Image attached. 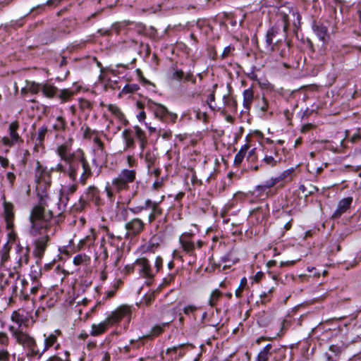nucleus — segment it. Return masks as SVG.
Here are the masks:
<instances>
[{"mask_svg": "<svg viewBox=\"0 0 361 361\" xmlns=\"http://www.w3.org/2000/svg\"><path fill=\"white\" fill-rule=\"evenodd\" d=\"M183 79L185 80V81H190L193 84H195V82H196L195 76L190 72L185 73V76L183 77Z\"/></svg>", "mask_w": 361, "mask_h": 361, "instance_id": "nucleus-57", "label": "nucleus"}, {"mask_svg": "<svg viewBox=\"0 0 361 361\" xmlns=\"http://www.w3.org/2000/svg\"><path fill=\"white\" fill-rule=\"evenodd\" d=\"M271 292H272V288L269 289L267 292H264V293H261L260 298H261L262 302L263 303L267 302V301L269 300V298H268V295L269 294H271Z\"/></svg>", "mask_w": 361, "mask_h": 361, "instance_id": "nucleus-62", "label": "nucleus"}, {"mask_svg": "<svg viewBox=\"0 0 361 361\" xmlns=\"http://www.w3.org/2000/svg\"><path fill=\"white\" fill-rule=\"evenodd\" d=\"M278 183L279 181L277 180L276 178H271L269 180L264 181L262 184L264 185V188L269 190Z\"/></svg>", "mask_w": 361, "mask_h": 361, "instance_id": "nucleus-49", "label": "nucleus"}, {"mask_svg": "<svg viewBox=\"0 0 361 361\" xmlns=\"http://www.w3.org/2000/svg\"><path fill=\"white\" fill-rule=\"evenodd\" d=\"M136 178V171L135 170L123 169L117 177L114 178L111 185L114 190L120 192L122 190H126L129 188V184L134 182Z\"/></svg>", "mask_w": 361, "mask_h": 361, "instance_id": "nucleus-5", "label": "nucleus"}, {"mask_svg": "<svg viewBox=\"0 0 361 361\" xmlns=\"http://www.w3.org/2000/svg\"><path fill=\"white\" fill-rule=\"evenodd\" d=\"M122 135L125 140L126 148H135V142L132 136L131 130L129 129L124 130L122 133Z\"/></svg>", "mask_w": 361, "mask_h": 361, "instance_id": "nucleus-26", "label": "nucleus"}, {"mask_svg": "<svg viewBox=\"0 0 361 361\" xmlns=\"http://www.w3.org/2000/svg\"><path fill=\"white\" fill-rule=\"evenodd\" d=\"M48 132V128L45 126H41L37 133L36 137V145H41L44 141L45 136Z\"/></svg>", "mask_w": 361, "mask_h": 361, "instance_id": "nucleus-30", "label": "nucleus"}, {"mask_svg": "<svg viewBox=\"0 0 361 361\" xmlns=\"http://www.w3.org/2000/svg\"><path fill=\"white\" fill-rule=\"evenodd\" d=\"M74 91L69 89H63L58 92L57 97L62 102H68L73 95Z\"/></svg>", "mask_w": 361, "mask_h": 361, "instance_id": "nucleus-29", "label": "nucleus"}, {"mask_svg": "<svg viewBox=\"0 0 361 361\" xmlns=\"http://www.w3.org/2000/svg\"><path fill=\"white\" fill-rule=\"evenodd\" d=\"M69 201V195H65V193L59 191V208L61 209V207H63V209H64Z\"/></svg>", "mask_w": 361, "mask_h": 361, "instance_id": "nucleus-36", "label": "nucleus"}, {"mask_svg": "<svg viewBox=\"0 0 361 361\" xmlns=\"http://www.w3.org/2000/svg\"><path fill=\"white\" fill-rule=\"evenodd\" d=\"M41 91L42 92L44 96L48 98H53L56 96L57 97L59 90L54 85L44 83L42 84Z\"/></svg>", "mask_w": 361, "mask_h": 361, "instance_id": "nucleus-21", "label": "nucleus"}, {"mask_svg": "<svg viewBox=\"0 0 361 361\" xmlns=\"http://www.w3.org/2000/svg\"><path fill=\"white\" fill-rule=\"evenodd\" d=\"M154 300V293H149L148 295H145L143 298L144 302L146 304V305H149L152 301Z\"/></svg>", "mask_w": 361, "mask_h": 361, "instance_id": "nucleus-59", "label": "nucleus"}, {"mask_svg": "<svg viewBox=\"0 0 361 361\" xmlns=\"http://www.w3.org/2000/svg\"><path fill=\"white\" fill-rule=\"evenodd\" d=\"M329 350L335 354V355H338L342 351V348L337 345H331L329 347Z\"/></svg>", "mask_w": 361, "mask_h": 361, "instance_id": "nucleus-58", "label": "nucleus"}, {"mask_svg": "<svg viewBox=\"0 0 361 361\" xmlns=\"http://www.w3.org/2000/svg\"><path fill=\"white\" fill-rule=\"evenodd\" d=\"M235 262L236 260L232 257V255L228 254L221 258L219 268L222 267L223 269H229Z\"/></svg>", "mask_w": 361, "mask_h": 361, "instance_id": "nucleus-28", "label": "nucleus"}, {"mask_svg": "<svg viewBox=\"0 0 361 361\" xmlns=\"http://www.w3.org/2000/svg\"><path fill=\"white\" fill-rule=\"evenodd\" d=\"M160 245V239L158 236H152L149 242L142 247V250L144 252L153 253Z\"/></svg>", "mask_w": 361, "mask_h": 361, "instance_id": "nucleus-17", "label": "nucleus"}, {"mask_svg": "<svg viewBox=\"0 0 361 361\" xmlns=\"http://www.w3.org/2000/svg\"><path fill=\"white\" fill-rule=\"evenodd\" d=\"M135 135L137 139L140 142V146L142 148H144L145 144L146 142L145 136L144 131L138 126H135Z\"/></svg>", "mask_w": 361, "mask_h": 361, "instance_id": "nucleus-35", "label": "nucleus"}, {"mask_svg": "<svg viewBox=\"0 0 361 361\" xmlns=\"http://www.w3.org/2000/svg\"><path fill=\"white\" fill-rule=\"evenodd\" d=\"M108 109L109 111H111L113 114L118 116V118H121L123 116V114L121 111L120 109L114 104L108 105Z\"/></svg>", "mask_w": 361, "mask_h": 361, "instance_id": "nucleus-44", "label": "nucleus"}, {"mask_svg": "<svg viewBox=\"0 0 361 361\" xmlns=\"http://www.w3.org/2000/svg\"><path fill=\"white\" fill-rule=\"evenodd\" d=\"M143 210H150V213L148 216L149 224H152L163 212L159 206V202L152 201L150 199H147L142 205L129 208V211L133 214H138Z\"/></svg>", "mask_w": 361, "mask_h": 361, "instance_id": "nucleus-6", "label": "nucleus"}, {"mask_svg": "<svg viewBox=\"0 0 361 361\" xmlns=\"http://www.w3.org/2000/svg\"><path fill=\"white\" fill-rule=\"evenodd\" d=\"M53 213L49 210L47 213L40 207H34L30 220L31 223L30 234L37 237L35 240L34 252L41 257L47 249L48 242L51 235L56 231V226L52 221Z\"/></svg>", "mask_w": 361, "mask_h": 361, "instance_id": "nucleus-2", "label": "nucleus"}, {"mask_svg": "<svg viewBox=\"0 0 361 361\" xmlns=\"http://www.w3.org/2000/svg\"><path fill=\"white\" fill-rule=\"evenodd\" d=\"M26 85L30 93L33 94H37L42 90V84L33 81H26Z\"/></svg>", "mask_w": 361, "mask_h": 361, "instance_id": "nucleus-32", "label": "nucleus"}, {"mask_svg": "<svg viewBox=\"0 0 361 361\" xmlns=\"http://www.w3.org/2000/svg\"><path fill=\"white\" fill-rule=\"evenodd\" d=\"M245 157V154H243L242 152H238L234 158V164L235 165H239L242 163L244 157Z\"/></svg>", "mask_w": 361, "mask_h": 361, "instance_id": "nucleus-55", "label": "nucleus"}, {"mask_svg": "<svg viewBox=\"0 0 361 361\" xmlns=\"http://www.w3.org/2000/svg\"><path fill=\"white\" fill-rule=\"evenodd\" d=\"M221 295V293L218 290L215 289L212 291L211 293L209 300V304L210 306L213 307L215 305L216 301L219 299V298Z\"/></svg>", "mask_w": 361, "mask_h": 361, "instance_id": "nucleus-38", "label": "nucleus"}, {"mask_svg": "<svg viewBox=\"0 0 361 361\" xmlns=\"http://www.w3.org/2000/svg\"><path fill=\"white\" fill-rule=\"evenodd\" d=\"M73 183L69 184L68 185H63L60 190L61 192L65 193V195H71L75 192L78 189V183H79V179H76V181H72Z\"/></svg>", "mask_w": 361, "mask_h": 361, "instance_id": "nucleus-27", "label": "nucleus"}, {"mask_svg": "<svg viewBox=\"0 0 361 361\" xmlns=\"http://www.w3.org/2000/svg\"><path fill=\"white\" fill-rule=\"evenodd\" d=\"M13 336L18 343L23 345V348L27 349V356L31 357H37L39 359L42 355L48 350L56 341V336L51 334L48 336L44 334V346L40 349L32 336L21 331H16L13 333Z\"/></svg>", "mask_w": 361, "mask_h": 361, "instance_id": "nucleus-3", "label": "nucleus"}, {"mask_svg": "<svg viewBox=\"0 0 361 361\" xmlns=\"http://www.w3.org/2000/svg\"><path fill=\"white\" fill-rule=\"evenodd\" d=\"M56 153L65 161L68 167H65L61 164H58L55 167L50 169L51 172L56 171L63 173L71 181H76L78 173L81 171L79 183L85 185L87 179L92 177L93 173L83 150L78 149L72 152L71 145L66 142L58 146Z\"/></svg>", "mask_w": 361, "mask_h": 361, "instance_id": "nucleus-1", "label": "nucleus"}, {"mask_svg": "<svg viewBox=\"0 0 361 361\" xmlns=\"http://www.w3.org/2000/svg\"><path fill=\"white\" fill-rule=\"evenodd\" d=\"M257 156H254L252 157V158L250 159V161H248L250 164V166H249V169L252 171H258L259 166L258 165H252V164L254 163L256 160H257Z\"/></svg>", "mask_w": 361, "mask_h": 361, "instance_id": "nucleus-60", "label": "nucleus"}, {"mask_svg": "<svg viewBox=\"0 0 361 361\" xmlns=\"http://www.w3.org/2000/svg\"><path fill=\"white\" fill-rule=\"evenodd\" d=\"M10 354L7 348H1L0 346V361H8Z\"/></svg>", "mask_w": 361, "mask_h": 361, "instance_id": "nucleus-46", "label": "nucleus"}, {"mask_svg": "<svg viewBox=\"0 0 361 361\" xmlns=\"http://www.w3.org/2000/svg\"><path fill=\"white\" fill-rule=\"evenodd\" d=\"M145 228V224L140 218H134L125 224L126 238H132L139 235Z\"/></svg>", "mask_w": 361, "mask_h": 361, "instance_id": "nucleus-10", "label": "nucleus"}, {"mask_svg": "<svg viewBox=\"0 0 361 361\" xmlns=\"http://www.w3.org/2000/svg\"><path fill=\"white\" fill-rule=\"evenodd\" d=\"M131 315V308L128 305H121L116 310L111 312L106 318L110 326L118 323L124 318L130 319Z\"/></svg>", "mask_w": 361, "mask_h": 361, "instance_id": "nucleus-11", "label": "nucleus"}, {"mask_svg": "<svg viewBox=\"0 0 361 361\" xmlns=\"http://www.w3.org/2000/svg\"><path fill=\"white\" fill-rule=\"evenodd\" d=\"M51 173L50 169L43 166L39 161H37L35 173L37 184L51 186Z\"/></svg>", "mask_w": 361, "mask_h": 361, "instance_id": "nucleus-9", "label": "nucleus"}, {"mask_svg": "<svg viewBox=\"0 0 361 361\" xmlns=\"http://www.w3.org/2000/svg\"><path fill=\"white\" fill-rule=\"evenodd\" d=\"M88 204V201L82 196L78 203L74 204V208L76 211H82L83 210Z\"/></svg>", "mask_w": 361, "mask_h": 361, "instance_id": "nucleus-39", "label": "nucleus"}, {"mask_svg": "<svg viewBox=\"0 0 361 361\" xmlns=\"http://www.w3.org/2000/svg\"><path fill=\"white\" fill-rule=\"evenodd\" d=\"M90 262V258L86 255L80 254L76 255L73 259L75 265H87Z\"/></svg>", "mask_w": 361, "mask_h": 361, "instance_id": "nucleus-31", "label": "nucleus"}, {"mask_svg": "<svg viewBox=\"0 0 361 361\" xmlns=\"http://www.w3.org/2000/svg\"><path fill=\"white\" fill-rule=\"evenodd\" d=\"M254 192L257 193V196H261V195H264V193H266V195H267V193H268L267 189L264 188L263 184L257 185L255 188Z\"/></svg>", "mask_w": 361, "mask_h": 361, "instance_id": "nucleus-51", "label": "nucleus"}, {"mask_svg": "<svg viewBox=\"0 0 361 361\" xmlns=\"http://www.w3.org/2000/svg\"><path fill=\"white\" fill-rule=\"evenodd\" d=\"M105 190L106 192V195H107V197H109V199L111 200V201H113V199H114V193L116 192L113 187H110L109 185V184L106 186L105 188Z\"/></svg>", "mask_w": 361, "mask_h": 361, "instance_id": "nucleus-56", "label": "nucleus"}, {"mask_svg": "<svg viewBox=\"0 0 361 361\" xmlns=\"http://www.w3.org/2000/svg\"><path fill=\"white\" fill-rule=\"evenodd\" d=\"M9 338L6 334L0 332V346L1 348H7Z\"/></svg>", "mask_w": 361, "mask_h": 361, "instance_id": "nucleus-47", "label": "nucleus"}, {"mask_svg": "<svg viewBox=\"0 0 361 361\" xmlns=\"http://www.w3.org/2000/svg\"><path fill=\"white\" fill-rule=\"evenodd\" d=\"M80 107L82 110L91 109L92 108V103L87 99L82 98L79 100Z\"/></svg>", "mask_w": 361, "mask_h": 361, "instance_id": "nucleus-42", "label": "nucleus"}, {"mask_svg": "<svg viewBox=\"0 0 361 361\" xmlns=\"http://www.w3.org/2000/svg\"><path fill=\"white\" fill-rule=\"evenodd\" d=\"M254 98V93L251 88L245 90L243 92V106L249 109Z\"/></svg>", "mask_w": 361, "mask_h": 361, "instance_id": "nucleus-24", "label": "nucleus"}, {"mask_svg": "<svg viewBox=\"0 0 361 361\" xmlns=\"http://www.w3.org/2000/svg\"><path fill=\"white\" fill-rule=\"evenodd\" d=\"M4 210H5V221L6 224V228L8 230H11V229H12V228L13 226V214L11 211V205L5 204Z\"/></svg>", "mask_w": 361, "mask_h": 361, "instance_id": "nucleus-22", "label": "nucleus"}, {"mask_svg": "<svg viewBox=\"0 0 361 361\" xmlns=\"http://www.w3.org/2000/svg\"><path fill=\"white\" fill-rule=\"evenodd\" d=\"M147 106L152 109L154 111L155 116L163 121H167L168 119H170L174 123L177 118L176 114L170 112L166 106L160 104H157L151 100H148Z\"/></svg>", "mask_w": 361, "mask_h": 361, "instance_id": "nucleus-8", "label": "nucleus"}, {"mask_svg": "<svg viewBox=\"0 0 361 361\" xmlns=\"http://www.w3.org/2000/svg\"><path fill=\"white\" fill-rule=\"evenodd\" d=\"M283 29L285 33L283 39H277L275 42H273L274 39L276 37L279 31V28L276 26L271 27L267 32L265 39L267 48L271 51H277L279 49L280 44H281L283 42H286V32L289 26L288 16L286 14L283 16Z\"/></svg>", "mask_w": 361, "mask_h": 361, "instance_id": "nucleus-4", "label": "nucleus"}, {"mask_svg": "<svg viewBox=\"0 0 361 361\" xmlns=\"http://www.w3.org/2000/svg\"><path fill=\"white\" fill-rule=\"evenodd\" d=\"M185 73L180 69H177L172 73L171 78L174 80L180 81L183 79Z\"/></svg>", "mask_w": 361, "mask_h": 361, "instance_id": "nucleus-43", "label": "nucleus"}, {"mask_svg": "<svg viewBox=\"0 0 361 361\" xmlns=\"http://www.w3.org/2000/svg\"><path fill=\"white\" fill-rule=\"evenodd\" d=\"M233 47H232L231 46H227L224 49V51H223V53L221 54V58L222 59H225L230 54L231 52L233 50Z\"/></svg>", "mask_w": 361, "mask_h": 361, "instance_id": "nucleus-61", "label": "nucleus"}, {"mask_svg": "<svg viewBox=\"0 0 361 361\" xmlns=\"http://www.w3.org/2000/svg\"><path fill=\"white\" fill-rule=\"evenodd\" d=\"M272 348L271 344H267L257 355L256 361H267L271 353L270 352Z\"/></svg>", "mask_w": 361, "mask_h": 361, "instance_id": "nucleus-23", "label": "nucleus"}, {"mask_svg": "<svg viewBox=\"0 0 361 361\" xmlns=\"http://www.w3.org/2000/svg\"><path fill=\"white\" fill-rule=\"evenodd\" d=\"M262 162L272 167L276 166L278 163V161L272 156L268 155L264 156L262 159Z\"/></svg>", "mask_w": 361, "mask_h": 361, "instance_id": "nucleus-45", "label": "nucleus"}, {"mask_svg": "<svg viewBox=\"0 0 361 361\" xmlns=\"http://www.w3.org/2000/svg\"><path fill=\"white\" fill-rule=\"evenodd\" d=\"M192 234L190 233H185L180 235L179 238L180 243L184 251L191 253L195 250V243L192 241L191 238Z\"/></svg>", "mask_w": 361, "mask_h": 361, "instance_id": "nucleus-14", "label": "nucleus"}, {"mask_svg": "<svg viewBox=\"0 0 361 361\" xmlns=\"http://www.w3.org/2000/svg\"><path fill=\"white\" fill-rule=\"evenodd\" d=\"M247 284V279L245 277L242 278L240 280V285H239L238 288L236 289L235 293V296L237 298L241 297L242 292L246 288Z\"/></svg>", "mask_w": 361, "mask_h": 361, "instance_id": "nucleus-40", "label": "nucleus"}, {"mask_svg": "<svg viewBox=\"0 0 361 361\" xmlns=\"http://www.w3.org/2000/svg\"><path fill=\"white\" fill-rule=\"evenodd\" d=\"M134 271H150L151 266L149 260L145 257L137 259L133 265Z\"/></svg>", "mask_w": 361, "mask_h": 361, "instance_id": "nucleus-20", "label": "nucleus"}, {"mask_svg": "<svg viewBox=\"0 0 361 361\" xmlns=\"http://www.w3.org/2000/svg\"><path fill=\"white\" fill-rule=\"evenodd\" d=\"M163 259L161 257H157L155 260L154 267L157 271H159L162 267Z\"/></svg>", "mask_w": 361, "mask_h": 361, "instance_id": "nucleus-64", "label": "nucleus"}, {"mask_svg": "<svg viewBox=\"0 0 361 361\" xmlns=\"http://www.w3.org/2000/svg\"><path fill=\"white\" fill-rule=\"evenodd\" d=\"M14 283L12 286V295L11 296V300L15 296H18V293H20V286L16 280H13Z\"/></svg>", "mask_w": 361, "mask_h": 361, "instance_id": "nucleus-50", "label": "nucleus"}, {"mask_svg": "<svg viewBox=\"0 0 361 361\" xmlns=\"http://www.w3.org/2000/svg\"><path fill=\"white\" fill-rule=\"evenodd\" d=\"M136 106H137V109L141 110L140 114L137 116V118L139 120V121H142L146 118L145 112L143 111V109L146 105L144 103H142V102H137Z\"/></svg>", "mask_w": 361, "mask_h": 361, "instance_id": "nucleus-41", "label": "nucleus"}, {"mask_svg": "<svg viewBox=\"0 0 361 361\" xmlns=\"http://www.w3.org/2000/svg\"><path fill=\"white\" fill-rule=\"evenodd\" d=\"M197 310V307L194 305H188L183 309V312L185 314H189L194 312Z\"/></svg>", "mask_w": 361, "mask_h": 361, "instance_id": "nucleus-63", "label": "nucleus"}, {"mask_svg": "<svg viewBox=\"0 0 361 361\" xmlns=\"http://www.w3.org/2000/svg\"><path fill=\"white\" fill-rule=\"evenodd\" d=\"M46 269H54V271H65L63 269H61L60 264H56V262L54 260L51 263L47 264Z\"/></svg>", "mask_w": 361, "mask_h": 361, "instance_id": "nucleus-53", "label": "nucleus"}, {"mask_svg": "<svg viewBox=\"0 0 361 361\" xmlns=\"http://www.w3.org/2000/svg\"><path fill=\"white\" fill-rule=\"evenodd\" d=\"M66 126V123L63 117L58 116L56 123L53 125V128L56 131L64 130Z\"/></svg>", "mask_w": 361, "mask_h": 361, "instance_id": "nucleus-34", "label": "nucleus"}, {"mask_svg": "<svg viewBox=\"0 0 361 361\" xmlns=\"http://www.w3.org/2000/svg\"><path fill=\"white\" fill-rule=\"evenodd\" d=\"M353 202V197H348L341 200L337 206V209L333 213L331 218L332 219H338L343 214L346 212V211L350 207V205Z\"/></svg>", "mask_w": 361, "mask_h": 361, "instance_id": "nucleus-13", "label": "nucleus"}, {"mask_svg": "<svg viewBox=\"0 0 361 361\" xmlns=\"http://www.w3.org/2000/svg\"><path fill=\"white\" fill-rule=\"evenodd\" d=\"M110 326L106 319L100 322L98 324H92L90 335L92 336H98L104 334Z\"/></svg>", "mask_w": 361, "mask_h": 361, "instance_id": "nucleus-19", "label": "nucleus"}, {"mask_svg": "<svg viewBox=\"0 0 361 361\" xmlns=\"http://www.w3.org/2000/svg\"><path fill=\"white\" fill-rule=\"evenodd\" d=\"M224 100L225 104L230 106L233 111H235L237 110V102L235 99H228L226 96H224Z\"/></svg>", "mask_w": 361, "mask_h": 361, "instance_id": "nucleus-48", "label": "nucleus"}, {"mask_svg": "<svg viewBox=\"0 0 361 361\" xmlns=\"http://www.w3.org/2000/svg\"><path fill=\"white\" fill-rule=\"evenodd\" d=\"M19 128L18 121H13L10 123L8 127V132L10 137H4L1 140L3 145L8 147H12L19 141L22 142L20 135L17 133Z\"/></svg>", "mask_w": 361, "mask_h": 361, "instance_id": "nucleus-12", "label": "nucleus"}, {"mask_svg": "<svg viewBox=\"0 0 361 361\" xmlns=\"http://www.w3.org/2000/svg\"><path fill=\"white\" fill-rule=\"evenodd\" d=\"M216 87H217V85L215 84L213 86V90H212V93L208 96L207 100V103L209 104V108L212 109H214V108L212 106L211 103L214 102V100H215L214 92H215V90H216Z\"/></svg>", "mask_w": 361, "mask_h": 361, "instance_id": "nucleus-52", "label": "nucleus"}, {"mask_svg": "<svg viewBox=\"0 0 361 361\" xmlns=\"http://www.w3.org/2000/svg\"><path fill=\"white\" fill-rule=\"evenodd\" d=\"M11 280H16L20 286V296H23L25 300L28 298L27 295H23L24 291L26 290V286L27 281L25 279H21L18 275V272H0V283L3 286L8 285L11 283Z\"/></svg>", "mask_w": 361, "mask_h": 361, "instance_id": "nucleus-7", "label": "nucleus"}, {"mask_svg": "<svg viewBox=\"0 0 361 361\" xmlns=\"http://www.w3.org/2000/svg\"><path fill=\"white\" fill-rule=\"evenodd\" d=\"M293 172V169L291 168V169L284 171L280 176H279L278 177H276V178L277 180L279 182V181L285 179L286 178H287Z\"/></svg>", "mask_w": 361, "mask_h": 361, "instance_id": "nucleus-54", "label": "nucleus"}, {"mask_svg": "<svg viewBox=\"0 0 361 361\" xmlns=\"http://www.w3.org/2000/svg\"><path fill=\"white\" fill-rule=\"evenodd\" d=\"M141 337H139L137 340H131L130 344L129 345H126L123 347L125 349V352H128L130 350L133 348H139L141 345H143V343L141 341Z\"/></svg>", "mask_w": 361, "mask_h": 361, "instance_id": "nucleus-37", "label": "nucleus"}, {"mask_svg": "<svg viewBox=\"0 0 361 361\" xmlns=\"http://www.w3.org/2000/svg\"><path fill=\"white\" fill-rule=\"evenodd\" d=\"M88 202H93L95 204H100L99 191L97 188L94 185L88 187L83 195Z\"/></svg>", "mask_w": 361, "mask_h": 361, "instance_id": "nucleus-15", "label": "nucleus"}, {"mask_svg": "<svg viewBox=\"0 0 361 361\" xmlns=\"http://www.w3.org/2000/svg\"><path fill=\"white\" fill-rule=\"evenodd\" d=\"M50 186H45V185H39V184H37V185H36L37 194V196L39 198V205H37V207H42L44 210V212H47V213L49 211H46L45 210L44 206L46 205V201H47V200L49 197L48 192H47V189Z\"/></svg>", "mask_w": 361, "mask_h": 361, "instance_id": "nucleus-16", "label": "nucleus"}, {"mask_svg": "<svg viewBox=\"0 0 361 361\" xmlns=\"http://www.w3.org/2000/svg\"><path fill=\"white\" fill-rule=\"evenodd\" d=\"M272 274L273 272H269L270 277H271L274 280H277L278 277H279L280 279L282 280V282L284 283H288L289 281L294 279V276L292 273L288 274L287 272H279L278 275Z\"/></svg>", "mask_w": 361, "mask_h": 361, "instance_id": "nucleus-25", "label": "nucleus"}, {"mask_svg": "<svg viewBox=\"0 0 361 361\" xmlns=\"http://www.w3.org/2000/svg\"><path fill=\"white\" fill-rule=\"evenodd\" d=\"M312 30L321 41L324 42L327 37V27L321 23L314 22L312 25Z\"/></svg>", "mask_w": 361, "mask_h": 361, "instance_id": "nucleus-18", "label": "nucleus"}, {"mask_svg": "<svg viewBox=\"0 0 361 361\" xmlns=\"http://www.w3.org/2000/svg\"><path fill=\"white\" fill-rule=\"evenodd\" d=\"M170 322H163L161 324L156 325L152 329L151 334L154 336H157L164 331V329L169 326Z\"/></svg>", "mask_w": 361, "mask_h": 361, "instance_id": "nucleus-33", "label": "nucleus"}]
</instances>
